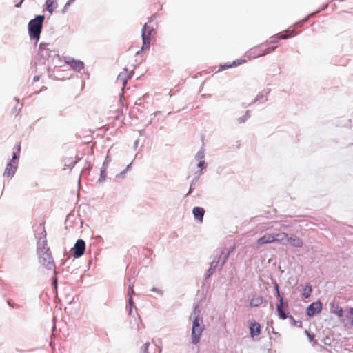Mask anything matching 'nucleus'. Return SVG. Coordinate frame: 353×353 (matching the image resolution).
Segmentation results:
<instances>
[{
  "label": "nucleus",
  "instance_id": "f257e3e1",
  "mask_svg": "<svg viewBox=\"0 0 353 353\" xmlns=\"http://www.w3.org/2000/svg\"><path fill=\"white\" fill-rule=\"evenodd\" d=\"M278 41L272 39L270 40H268L264 43H262L256 46H254L250 49H249L245 53L244 57L246 59H240L236 61H234L231 65H222V69L229 68L232 66H237L242 63H244L247 61V60H250L252 59H256L260 57L265 56L275 50L277 47Z\"/></svg>",
  "mask_w": 353,
  "mask_h": 353
},
{
  "label": "nucleus",
  "instance_id": "f03ea898",
  "mask_svg": "<svg viewBox=\"0 0 353 353\" xmlns=\"http://www.w3.org/2000/svg\"><path fill=\"white\" fill-rule=\"evenodd\" d=\"M46 236V231L43 228L41 237L37 241V253L38 254V261L43 268L52 270L55 268V264L51 251L49 247H48Z\"/></svg>",
  "mask_w": 353,
  "mask_h": 353
},
{
  "label": "nucleus",
  "instance_id": "7ed1b4c3",
  "mask_svg": "<svg viewBox=\"0 0 353 353\" xmlns=\"http://www.w3.org/2000/svg\"><path fill=\"white\" fill-rule=\"evenodd\" d=\"M44 21V16L39 15L36 17L34 19L30 20L28 23V29L30 39H35L37 42L40 38L43 23Z\"/></svg>",
  "mask_w": 353,
  "mask_h": 353
},
{
  "label": "nucleus",
  "instance_id": "20e7f679",
  "mask_svg": "<svg viewBox=\"0 0 353 353\" xmlns=\"http://www.w3.org/2000/svg\"><path fill=\"white\" fill-rule=\"evenodd\" d=\"M194 321L192 329V342L197 344L199 342L200 337L203 331V327L201 325L202 319L199 317V312L194 311Z\"/></svg>",
  "mask_w": 353,
  "mask_h": 353
},
{
  "label": "nucleus",
  "instance_id": "39448f33",
  "mask_svg": "<svg viewBox=\"0 0 353 353\" xmlns=\"http://www.w3.org/2000/svg\"><path fill=\"white\" fill-rule=\"evenodd\" d=\"M156 31L154 27L145 23L141 30L143 45L141 50L149 49L151 44V39L155 35Z\"/></svg>",
  "mask_w": 353,
  "mask_h": 353
},
{
  "label": "nucleus",
  "instance_id": "423d86ee",
  "mask_svg": "<svg viewBox=\"0 0 353 353\" xmlns=\"http://www.w3.org/2000/svg\"><path fill=\"white\" fill-rule=\"evenodd\" d=\"M20 151H21V145H20V143H19L17 145L16 152H14L13 154L12 159L6 165V167L4 172H3L4 176L10 178V177H12L14 176V174H15V172L17 168V165H18L16 160L19 157Z\"/></svg>",
  "mask_w": 353,
  "mask_h": 353
},
{
  "label": "nucleus",
  "instance_id": "0eeeda50",
  "mask_svg": "<svg viewBox=\"0 0 353 353\" xmlns=\"http://www.w3.org/2000/svg\"><path fill=\"white\" fill-rule=\"evenodd\" d=\"M288 234L285 232L274 234H265L259 238L256 243L258 245H263L266 243H272L274 242H281L284 240V237H287Z\"/></svg>",
  "mask_w": 353,
  "mask_h": 353
},
{
  "label": "nucleus",
  "instance_id": "6e6552de",
  "mask_svg": "<svg viewBox=\"0 0 353 353\" xmlns=\"http://www.w3.org/2000/svg\"><path fill=\"white\" fill-rule=\"evenodd\" d=\"M85 249V243L83 240L79 239L76 242L74 247V256L75 258H78L81 256Z\"/></svg>",
  "mask_w": 353,
  "mask_h": 353
},
{
  "label": "nucleus",
  "instance_id": "1a4fd4ad",
  "mask_svg": "<svg viewBox=\"0 0 353 353\" xmlns=\"http://www.w3.org/2000/svg\"><path fill=\"white\" fill-rule=\"evenodd\" d=\"M276 293H277V297L279 299V303L276 305V310H277V312H278V314H279L280 319H285L287 318V315L283 309V300L282 296L280 294L278 285H276Z\"/></svg>",
  "mask_w": 353,
  "mask_h": 353
},
{
  "label": "nucleus",
  "instance_id": "9d476101",
  "mask_svg": "<svg viewBox=\"0 0 353 353\" xmlns=\"http://www.w3.org/2000/svg\"><path fill=\"white\" fill-rule=\"evenodd\" d=\"M322 305L319 301L312 303L310 304L306 310V313L309 316H312L321 311Z\"/></svg>",
  "mask_w": 353,
  "mask_h": 353
},
{
  "label": "nucleus",
  "instance_id": "9b49d317",
  "mask_svg": "<svg viewBox=\"0 0 353 353\" xmlns=\"http://www.w3.org/2000/svg\"><path fill=\"white\" fill-rule=\"evenodd\" d=\"M285 239H286L288 243L293 247L301 248L303 245V240L295 235L290 236L288 235L287 237H284Z\"/></svg>",
  "mask_w": 353,
  "mask_h": 353
},
{
  "label": "nucleus",
  "instance_id": "f8f14e48",
  "mask_svg": "<svg viewBox=\"0 0 353 353\" xmlns=\"http://www.w3.org/2000/svg\"><path fill=\"white\" fill-rule=\"evenodd\" d=\"M65 63L70 65L73 70L76 71H80L84 68L83 62L79 60H75L74 59H68L65 61Z\"/></svg>",
  "mask_w": 353,
  "mask_h": 353
},
{
  "label": "nucleus",
  "instance_id": "ddd939ff",
  "mask_svg": "<svg viewBox=\"0 0 353 353\" xmlns=\"http://www.w3.org/2000/svg\"><path fill=\"white\" fill-rule=\"evenodd\" d=\"M250 332L252 338L259 336L261 334L260 324L256 322H251L250 324Z\"/></svg>",
  "mask_w": 353,
  "mask_h": 353
},
{
  "label": "nucleus",
  "instance_id": "4468645a",
  "mask_svg": "<svg viewBox=\"0 0 353 353\" xmlns=\"http://www.w3.org/2000/svg\"><path fill=\"white\" fill-rule=\"evenodd\" d=\"M192 213L196 219L200 222L203 221V218L205 213V210L203 208L194 207L192 210Z\"/></svg>",
  "mask_w": 353,
  "mask_h": 353
},
{
  "label": "nucleus",
  "instance_id": "2eb2a0df",
  "mask_svg": "<svg viewBox=\"0 0 353 353\" xmlns=\"http://www.w3.org/2000/svg\"><path fill=\"white\" fill-rule=\"evenodd\" d=\"M263 302V299L261 296L254 295L252 297L250 301V307H259L262 305Z\"/></svg>",
  "mask_w": 353,
  "mask_h": 353
},
{
  "label": "nucleus",
  "instance_id": "dca6fc26",
  "mask_svg": "<svg viewBox=\"0 0 353 353\" xmlns=\"http://www.w3.org/2000/svg\"><path fill=\"white\" fill-rule=\"evenodd\" d=\"M48 43H41L39 44V53L41 55L45 58L49 57L50 51L47 48Z\"/></svg>",
  "mask_w": 353,
  "mask_h": 353
},
{
  "label": "nucleus",
  "instance_id": "f3484780",
  "mask_svg": "<svg viewBox=\"0 0 353 353\" xmlns=\"http://www.w3.org/2000/svg\"><path fill=\"white\" fill-rule=\"evenodd\" d=\"M128 78L129 77H127V72H121L117 79V83L123 85V88L126 85Z\"/></svg>",
  "mask_w": 353,
  "mask_h": 353
},
{
  "label": "nucleus",
  "instance_id": "a211bd4d",
  "mask_svg": "<svg viewBox=\"0 0 353 353\" xmlns=\"http://www.w3.org/2000/svg\"><path fill=\"white\" fill-rule=\"evenodd\" d=\"M46 9L50 13H52L54 8L57 6L56 0H46Z\"/></svg>",
  "mask_w": 353,
  "mask_h": 353
},
{
  "label": "nucleus",
  "instance_id": "6ab92c4d",
  "mask_svg": "<svg viewBox=\"0 0 353 353\" xmlns=\"http://www.w3.org/2000/svg\"><path fill=\"white\" fill-rule=\"evenodd\" d=\"M332 312L336 314L338 317H342L343 315V308L335 304L332 305Z\"/></svg>",
  "mask_w": 353,
  "mask_h": 353
},
{
  "label": "nucleus",
  "instance_id": "aec40b11",
  "mask_svg": "<svg viewBox=\"0 0 353 353\" xmlns=\"http://www.w3.org/2000/svg\"><path fill=\"white\" fill-rule=\"evenodd\" d=\"M287 33H279L276 35L279 39H286L295 35L294 30H287Z\"/></svg>",
  "mask_w": 353,
  "mask_h": 353
},
{
  "label": "nucleus",
  "instance_id": "412c9836",
  "mask_svg": "<svg viewBox=\"0 0 353 353\" xmlns=\"http://www.w3.org/2000/svg\"><path fill=\"white\" fill-rule=\"evenodd\" d=\"M218 262H219V260H216V261H213L211 263L210 267L208 269V272H207V277L210 276L214 273V272L217 266Z\"/></svg>",
  "mask_w": 353,
  "mask_h": 353
},
{
  "label": "nucleus",
  "instance_id": "4be33fe9",
  "mask_svg": "<svg viewBox=\"0 0 353 353\" xmlns=\"http://www.w3.org/2000/svg\"><path fill=\"white\" fill-rule=\"evenodd\" d=\"M312 292V287L310 285L307 284L303 289L302 294L305 298H308Z\"/></svg>",
  "mask_w": 353,
  "mask_h": 353
},
{
  "label": "nucleus",
  "instance_id": "5701e85b",
  "mask_svg": "<svg viewBox=\"0 0 353 353\" xmlns=\"http://www.w3.org/2000/svg\"><path fill=\"white\" fill-rule=\"evenodd\" d=\"M149 343H145L141 347V351L143 352V353H148V346H149Z\"/></svg>",
  "mask_w": 353,
  "mask_h": 353
},
{
  "label": "nucleus",
  "instance_id": "b1692460",
  "mask_svg": "<svg viewBox=\"0 0 353 353\" xmlns=\"http://www.w3.org/2000/svg\"><path fill=\"white\" fill-rule=\"evenodd\" d=\"M7 303H8V304L10 307H13V308H18V307H19V305H17V304H15V303H14L12 300H8V301H7Z\"/></svg>",
  "mask_w": 353,
  "mask_h": 353
},
{
  "label": "nucleus",
  "instance_id": "393cba45",
  "mask_svg": "<svg viewBox=\"0 0 353 353\" xmlns=\"http://www.w3.org/2000/svg\"><path fill=\"white\" fill-rule=\"evenodd\" d=\"M134 293V290H133V287L132 286H130L129 287V290H128V294L130 296H132V295Z\"/></svg>",
  "mask_w": 353,
  "mask_h": 353
},
{
  "label": "nucleus",
  "instance_id": "a878e982",
  "mask_svg": "<svg viewBox=\"0 0 353 353\" xmlns=\"http://www.w3.org/2000/svg\"><path fill=\"white\" fill-rule=\"evenodd\" d=\"M75 0H68V1L66 3V4L64 6V8L66 9L68 7L70 6L72 3H73Z\"/></svg>",
  "mask_w": 353,
  "mask_h": 353
},
{
  "label": "nucleus",
  "instance_id": "bb28decb",
  "mask_svg": "<svg viewBox=\"0 0 353 353\" xmlns=\"http://www.w3.org/2000/svg\"><path fill=\"white\" fill-rule=\"evenodd\" d=\"M39 80V76L36 75V76H34V78H33V81H34V82H37V81H38Z\"/></svg>",
  "mask_w": 353,
  "mask_h": 353
},
{
  "label": "nucleus",
  "instance_id": "cd10ccee",
  "mask_svg": "<svg viewBox=\"0 0 353 353\" xmlns=\"http://www.w3.org/2000/svg\"><path fill=\"white\" fill-rule=\"evenodd\" d=\"M203 163H204V161H201L199 163L198 166L201 168L203 166Z\"/></svg>",
  "mask_w": 353,
  "mask_h": 353
},
{
  "label": "nucleus",
  "instance_id": "c85d7f7f",
  "mask_svg": "<svg viewBox=\"0 0 353 353\" xmlns=\"http://www.w3.org/2000/svg\"><path fill=\"white\" fill-rule=\"evenodd\" d=\"M129 304L131 305L132 304V296H130V299H129Z\"/></svg>",
  "mask_w": 353,
  "mask_h": 353
},
{
  "label": "nucleus",
  "instance_id": "c756f323",
  "mask_svg": "<svg viewBox=\"0 0 353 353\" xmlns=\"http://www.w3.org/2000/svg\"><path fill=\"white\" fill-rule=\"evenodd\" d=\"M308 336H309L310 339H312V336H310V334H308Z\"/></svg>",
  "mask_w": 353,
  "mask_h": 353
}]
</instances>
